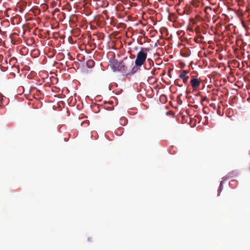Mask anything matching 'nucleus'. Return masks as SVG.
<instances>
[{"instance_id": "nucleus-1", "label": "nucleus", "mask_w": 250, "mask_h": 250, "mask_svg": "<svg viewBox=\"0 0 250 250\" xmlns=\"http://www.w3.org/2000/svg\"><path fill=\"white\" fill-rule=\"evenodd\" d=\"M149 51L147 48L142 47L140 51L137 53L136 59L135 61V65L141 66L146 62L147 58V52Z\"/></svg>"}, {"instance_id": "nucleus-2", "label": "nucleus", "mask_w": 250, "mask_h": 250, "mask_svg": "<svg viewBox=\"0 0 250 250\" xmlns=\"http://www.w3.org/2000/svg\"><path fill=\"white\" fill-rule=\"evenodd\" d=\"M190 84L192 87L196 90L199 87L201 84V81L196 78H193L190 80Z\"/></svg>"}, {"instance_id": "nucleus-3", "label": "nucleus", "mask_w": 250, "mask_h": 250, "mask_svg": "<svg viewBox=\"0 0 250 250\" xmlns=\"http://www.w3.org/2000/svg\"><path fill=\"white\" fill-rule=\"evenodd\" d=\"M188 72L186 70H182L179 77L180 79L183 80L184 83H187L188 81L189 76H188Z\"/></svg>"}, {"instance_id": "nucleus-4", "label": "nucleus", "mask_w": 250, "mask_h": 250, "mask_svg": "<svg viewBox=\"0 0 250 250\" xmlns=\"http://www.w3.org/2000/svg\"><path fill=\"white\" fill-rule=\"evenodd\" d=\"M154 65V62L151 59H147L144 64V67L146 69L149 70Z\"/></svg>"}, {"instance_id": "nucleus-5", "label": "nucleus", "mask_w": 250, "mask_h": 250, "mask_svg": "<svg viewBox=\"0 0 250 250\" xmlns=\"http://www.w3.org/2000/svg\"><path fill=\"white\" fill-rule=\"evenodd\" d=\"M87 66L89 68H92L95 64V62L92 60L87 61L86 62Z\"/></svg>"}, {"instance_id": "nucleus-6", "label": "nucleus", "mask_w": 250, "mask_h": 250, "mask_svg": "<svg viewBox=\"0 0 250 250\" xmlns=\"http://www.w3.org/2000/svg\"><path fill=\"white\" fill-rule=\"evenodd\" d=\"M127 123V120L125 117H122L120 119V124L122 125H125Z\"/></svg>"}, {"instance_id": "nucleus-7", "label": "nucleus", "mask_w": 250, "mask_h": 250, "mask_svg": "<svg viewBox=\"0 0 250 250\" xmlns=\"http://www.w3.org/2000/svg\"><path fill=\"white\" fill-rule=\"evenodd\" d=\"M138 66H137L136 65V66H134L132 70H131V73L132 74H134L135 73V72H136L138 70Z\"/></svg>"}, {"instance_id": "nucleus-8", "label": "nucleus", "mask_w": 250, "mask_h": 250, "mask_svg": "<svg viewBox=\"0 0 250 250\" xmlns=\"http://www.w3.org/2000/svg\"><path fill=\"white\" fill-rule=\"evenodd\" d=\"M207 99V97H204L202 98V101H201V103H202L203 102L206 101Z\"/></svg>"}, {"instance_id": "nucleus-9", "label": "nucleus", "mask_w": 250, "mask_h": 250, "mask_svg": "<svg viewBox=\"0 0 250 250\" xmlns=\"http://www.w3.org/2000/svg\"><path fill=\"white\" fill-rule=\"evenodd\" d=\"M122 66H124V65H123L122 63H121V64H120V66H119V67H120V68L118 69V70H121V67H122Z\"/></svg>"}, {"instance_id": "nucleus-10", "label": "nucleus", "mask_w": 250, "mask_h": 250, "mask_svg": "<svg viewBox=\"0 0 250 250\" xmlns=\"http://www.w3.org/2000/svg\"><path fill=\"white\" fill-rule=\"evenodd\" d=\"M178 81V80H176V81H175V84H177L176 83V82H177Z\"/></svg>"}, {"instance_id": "nucleus-11", "label": "nucleus", "mask_w": 250, "mask_h": 250, "mask_svg": "<svg viewBox=\"0 0 250 250\" xmlns=\"http://www.w3.org/2000/svg\"><path fill=\"white\" fill-rule=\"evenodd\" d=\"M123 129V128H121L120 129H119V131L122 130Z\"/></svg>"}, {"instance_id": "nucleus-12", "label": "nucleus", "mask_w": 250, "mask_h": 250, "mask_svg": "<svg viewBox=\"0 0 250 250\" xmlns=\"http://www.w3.org/2000/svg\"><path fill=\"white\" fill-rule=\"evenodd\" d=\"M187 93L188 94L189 92L188 91H187Z\"/></svg>"}]
</instances>
